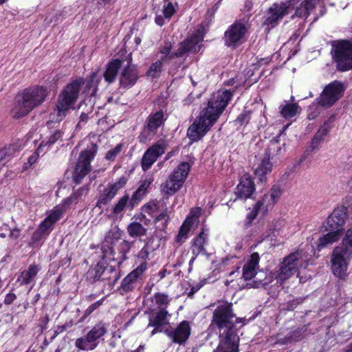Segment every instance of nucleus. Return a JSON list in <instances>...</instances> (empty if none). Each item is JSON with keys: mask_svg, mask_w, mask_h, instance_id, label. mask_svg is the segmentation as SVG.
Returning a JSON list of instances; mask_svg holds the SVG:
<instances>
[{"mask_svg": "<svg viewBox=\"0 0 352 352\" xmlns=\"http://www.w3.org/2000/svg\"><path fill=\"white\" fill-rule=\"evenodd\" d=\"M352 259V227L348 229L340 245L336 246L331 254V270L339 278L346 275L348 265Z\"/></svg>", "mask_w": 352, "mask_h": 352, "instance_id": "3", "label": "nucleus"}, {"mask_svg": "<svg viewBox=\"0 0 352 352\" xmlns=\"http://www.w3.org/2000/svg\"><path fill=\"white\" fill-rule=\"evenodd\" d=\"M122 60L120 59H115L108 63L105 72L102 76L109 84L112 83L117 77L118 70L122 66Z\"/></svg>", "mask_w": 352, "mask_h": 352, "instance_id": "24", "label": "nucleus"}, {"mask_svg": "<svg viewBox=\"0 0 352 352\" xmlns=\"http://www.w3.org/2000/svg\"><path fill=\"white\" fill-rule=\"evenodd\" d=\"M347 208L340 206L336 208L329 216L327 220V225L331 230L342 229L341 227L345 223Z\"/></svg>", "mask_w": 352, "mask_h": 352, "instance_id": "17", "label": "nucleus"}, {"mask_svg": "<svg viewBox=\"0 0 352 352\" xmlns=\"http://www.w3.org/2000/svg\"><path fill=\"white\" fill-rule=\"evenodd\" d=\"M250 120V111H243L241 114L239 116L236 122H237L239 124H243L245 123H248Z\"/></svg>", "mask_w": 352, "mask_h": 352, "instance_id": "59", "label": "nucleus"}, {"mask_svg": "<svg viewBox=\"0 0 352 352\" xmlns=\"http://www.w3.org/2000/svg\"><path fill=\"white\" fill-rule=\"evenodd\" d=\"M299 109L297 104L287 103L281 108L280 114L285 118H290L298 113Z\"/></svg>", "mask_w": 352, "mask_h": 352, "instance_id": "37", "label": "nucleus"}, {"mask_svg": "<svg viewBox=\"0 0 352 352\" xmlns=\"http://www.w3.org/2000/svg\"><path fill=\"white\" fill-rule=\"evenodd\" d=\"M102 299L96 302L95 303L91 305L85 311V316L91 314L96 309L99 307L102 303Z\"/></svg>", "mask_w": 352, "mask_h": 352, "instance_id": "60", "label": "nucleus"}, {"mask_svg": "<svg viewBox=\"0 0 352 352\" xmlns=\"http://www.w3.org/2000/svg\"><path fill=\"white\" fill-rule=\"evenodd\" d=\"M259 260L260 257L257 252L251 254L250 260L243 267V278L244 280H250L256 275Z\"/></svg>", "mask_w": 352, "mask_h": 352, "instance_id": "22", "label": "nucleus"}, {"mask_svg": "<svg viewBox=\"0 0 352 352\" xmlns=\"http://www.w3.org/2000/svg\"><path fill=\"white\" fill-rule=\"evenodd\" d=\"M88 188L87 187H82L78 189L74 193L69 197L72 202H76L78 199L84 194L87 192Z\"/></svg>", "mask_w": 352, "mask_h": 352, "instance_id": "55", "label": "nucleus"}, {"mask_svg": "<svg viewBox=\"0 0 352 352\" xmlns=\"http://www.w3.org/2000/svg\"><path fill=\"white\" fill-rule=\"evenodd\" d=\"M259 213H261V210L257 208V206L254 204L252 209L247 214V223H251Z\"/></svg>", "mask_w": 352, "mask_h": 352, "instance_id": "52", "label": "nucleus"}, {"mask_svg": "<svg viewBox=\"0 0 352 352\" xmlns=\"http://www.w3.org/2000/svg\"><path fill=\"white\" fill-rule=\"evenodd\" d=\"M309 14V13H305L302 3L300 4L299 8H296L295 12V15L299 17L307 16Z\"/></svg>", "mask_w": 352, "mask_h": 352, "instance_id": "63", "label": "nucleus"}, {"mask_svg": "<svg viewBox=\"0 0 352 352\" xmlns=\"http://www.w3.org/2000/svg\"><path fill=\"white\" fill-rule=\"evenodd\" d=\"M101 76H102V75L98 74V72H94L91 74L89 80L87 82V85H86L87 88L91 89L92 87H94L93 93L91 94L92 95L96 90V87L101 78Z\"/></svg>", "mask_w": 352, "mask_h": 352, "instance_id": "45", "label": "nucleus"}, {"mask_svg": "<svg viewBox=\"0 0 352 352\" xmlns=\"http://www.w3.org/2000/svg\"><path fill=\"white\" fill-rule=\"evenodd\" d=\"M106 333L107 329L104 324L99 322L96 324L87 335L92 343H96V341L103 336Z\"/></svg>", "mask_w": 352, "mask_h": 352, "instance_id": "34", "label": "nucleus"}, {"mask_svg": "<svg viewBox=\"0 0 352 352\" xmlns=\"http://www.w3.org/2000/svg\"><path fill=\"white\" fill-rule=\"evenodd\" d=\"M163 121L164 115L162 111L150 115L147 119V124L144 127L142 137L143 138L145 133H146L145 135L146 139L150 135L153 136L155 134L157 129L163 123Z\"/></svg>", "mask_w": 352, "mask_h": 352, "instance_id": "19", "label": "nucleus"}, {"mask_svg": "<svg viewBox=\"0 0 352 352\" xmlns=\"http://www.w3.org/2000/svg\"><path fill=\"white\" fill-rule=\"evenodd\" d=\"M155 300L160 306L167 305L169 302L168 296L160 293H157L155 295Z\"/></svg>", "mask_w": 352, "mask_h": 352, "instance_id": "54", "label": "nucleus"}, {"mask_svg": "<svg viewBox=\"0 0 352 352\" xmlns=\"http://www.w3.org/2000/svg\"><path fill=\"white\" fill-rule=\"evenodd\" d=\"M229 339H222L214 352H237L239 338L236 335L230 334Z\"/></svg>", "mask_w": 352, "mask_h": 352, "instance_id": "27", "label": "nucleus"}, {"mask_svg": "<svg viewBox=\"0 0 352 352\" xmlns=\"http://www.w3.org/2000/svg\"><path fill=\"white\" fill-rule=\"evenodd\" d=\"M167 311L163 309L157 313H153L150 316L148 327H154V329L151 332L152 335L164 330L173 342H176V329L167 327Z\"/></svg>", "mask_w": 352, "mask_h": 352, "instance_id": "10", "label": "nucleus"}, {"mask_svg": "<svg viewBox=\"0 0 352 352\" xmlns=\"http://www.w3.org/2000/svg\"><path fill=\"white\" fill-rule=\"evenodd\" d=\"M208 233L202 230L199 234L194 239L193 251L197 250L198 254L206 253L204 245L206 243Z\"/></svg>", "mask_w": 352, "mask_h": 352, "instance_id": "36", "label": "nucleus"}, {"mask_svg": "<svg viewBox=\"0 0 352 352\" xmlns=\"http://www.w3.org/2000/svg\"><path fill=\"white\" fill-rule=\"evenodd\" d=\"M129 195H124L122 197L113 208V212L115 214L120 213L126 207L127 202L129 201Z\"/></svg>", "mask_w": 352, "mask_h": 352, "instance_id": "48", "label": "nucleus"}, {"mask_svg": "<svg viewBox=\"0 0 352 352\" xmlns=\"http://www.w3.org/2000/svg\"><path fill=\"white\" fill-rule=\"evenodd\" d=\"M162 60H157L153 63L146 72V75L148 76L155 77L157 74L161 72L162 65Z\"/></svg>", "mask_w": 352, "mask_h": 352, "instance_id": "47", "label": "nucleus"}, {"mask_svg": "<svg viewBox=\"0 0 352 352\" xmlns=\"http://www.w3.org/2000/svg\"><path fill=\"white\" fill-rule=\"evenodd\" d=\"M280 188L278 186H273L270 191L267 194H265V196L267 197L270 200L272 201L275 204L280 196Z\"/></svg>", "mask_w": 352, "mask_h": 352, "instance_id": "49", "label": "nucleus"}, {"mask_svg": "<svg viewBox=\"0 0 352 352\" xmlns=\"http://www.w3.org/2000/svg\"><path fill=\"white\" fill-rule=\"evenodd\" d=\"M75 345L80 350L91 351L96 347L97 344L92 343L91 341L89 340L87 335H86V336L78 338L75 342Z\"/></svg>", "mask_w": 352, "mask_h": 352, "instance_id": "38", "label": "nucleus"}, {"mask_svg": "<svg viewBox=\"0 0 352 352\" xmlns=\"http://www.w3.org/2000/svg\"><path fill=\"white\" fill-rule=\"evenodd\" d=\"M175 12V8L171 2H168L166 6H164L163 13L166 19H170Z\"/></svg>", "mask_w": 352, "mask_h": 352, "instance_id": "56", "label": "nucleus"}, {"mask_svg": "<svg viewBox=\"0 0 352 352\" xmlns=\"http://www.w3.org/2000/svg\"><path fill=\"white\" fill-rule=\"evenodd\" d=\"M63 135V132L60 130H56L48 138V140L44 143V142H42L41 144L38 147L36 152H39L42 150L43 147L46 145H52L55 142H56L58 140L62 141V137Z\"/></svg>", "mask_w": 352, "mask_h": 352, "instance_id": "41", "label": "nucleus"}, {"mask_svg": "<svg viewBox=\"0 0 352 352\" xmlns=\"http://www.w3.org/2000/svg\"><path fill=\"white\" fill-rule=\"evenodd\" d=\"M343 232V229L332 230L331 232L321 236L318 243L319 249L338 241Z\"/></svg>", "mask_w": 352, "mask_h": 352, "instance_id": "29", "label": "nucleus"}, {"mask_svg": "<svg viewBox=\"0 0 352 352\" xmlns=\"http://www.w3.org/2000/svg\"><path fill=\"white\" fill-rule=\"evenodd\" d=\"M133 241H129L126 240H124L119 245V251L122 254L123 256L126 255V254L129 251L131 247L133 245Z\"/></svg>", "mask_w": 352, "mask_h": 352, "instance_id": "51", "label": "nucleus"}, {"mask_svg": "<svg viewBox=\"0 0 352 352\" xmlns=\"http://www.w3.org/2000/svg\"><path fill=\"white\" fill-rule=\"evenodd\" d=\"M126 182V179L124 177H122L119 179V181L116 183H115L113 185H111L110 187L117 193V191L121 188L122 186L125 185Z\"/></svg>", "mask_w": 352, "mask_h": 352, "instance_id": "61", "label": "nucleus"}, {"mask_svg": "<svg viewBox=\"0 0 352 352\" xmlns=\"http://www.w3.org/2000/svg\"><path fill=\"white\" fill-rule=\"evenodd\" d=\"M45 234L43 232L40 231V230H37L35 231L32 235V243H36L37 241H40L42 238L43 235Z\"/></svg>", "mask_w": 352, "mask_h": 352, "instance_id": "64", "label": "nucleus"}, {"mask_svg": "<svg viewBox=\"0 0 352 352\" xmlns=\"http://www.w3.org/2000/svg\"><path fill=\"white\" fill-rule=\"evenodd\" d=\"M152 178L146 179L142 181L138 188L134 192L131 199L129 202L131 208H133L135 204H138L143 197L147 193L151 183L153 182Z\"/></svg>", "mask_w": 352, "mask_h": 352, "instance_id": "26", "label": "nucleus"}, {"mask_svg": "<svg viewBox=\"0 0 352 352\" xmlns=\"http://www.w3.org/2000/svg\"><path fill=\"white\" fill-rule=\"evenodd\" d=\"M292 1L274 3L268 10V16L265 23L274 27L283 16L294 9Z\"/></svg>", "mask_w": 352, "mask_h": 352, "instance_id": "12", "label": "nucleus"}, {"mask_svg": "<svg viewBox=\"0 0 352 352\" xmlns=\"http://www.w3.org/2000/svg\"><path fill=\"white\" fill-rule=\"evenodd\" d=\"M121 233L122 231L118 227H115L113 229L111 230L106 236L105 243H110L112 244V242H110V240L114 239L118 241L121 237Z\"/></svg>", "mask_w": 352, "mask_h": 352, "instance_id": "46", "label": "nucleus"}, {"mask_svg": "<svg viewBox=\"0 0 352 352\" xmlns=\"http://www.w3.org/2000/svg\"><path fill=\"white\" fill-rule=\"evenodd\" d=\"M101 274L102 280H108L110 285H114L119 278V272L112 266L102 267Z\"/></svg>", "mask_w": 352, "mask_h": 352, "instance_id": "33", "label": "nucleus"}, {"mask_svg": "<svg viewBox=\"0 0 352 352\" xmlns=\"http://www.w3.org/2000/svg\"><path fill=\"white\" fill-rule=\"evenodd\" d=\"M164 148L160 144H156L148 148L142 159V168L146 170L157 160L159 156L164 153Z\"/></svg>", "mask_w": 352, "mask_h": 352, "instance_id": "16", "label": "nucleus"}, {"mask_svg": "<svg viewBox=\"0 0 352 352\" xmlns=\"http://www.w3.org/2000/svg\"><path fill=\"white\" fill-rule=\"evenodd\" d=\"M102 266L100 264H97L95 266L91 267L87 272V280L91 283L98 280H102Z\"/></svg>", "mask_w": 352, "mask_h": 352, "instance_id": "39", "label": "nucleus"}, {"mask_svg": "<svg viewBox=\"0 0 352 352\" xmlns=\"http://www.w3.org/2000/svg\"><path fill=\"white\" fill-rule=\"evenodd\" d=\"M84 84L82 78L73 80L71 83L67 85L58 96L56 104L55 111L57 112V116L59 120L66 115L69 109L76 102L80 87Z\"/></svg>", "mask_w": 352, "mask_h": 352, "instance_id": "5", "label": "nucleus"}, {"mask_svg": "<svg viewBox=\"0 0 352 352\" xmlns=\"http://www.w3.org/2000/svg\"><path fill=\"white\" fill-rule=\"evenodd\" d=\"M333 58L337 67L340 71L352 69V42L349 41H338L333 45Z\"/></svg>", "mask_w": 352, "mask_h": 352, "instance_id": "8", "label": "nucleus"}, {"mask_svg": "<svg viewBox=\"0 0 352 352\" xmlns=\"http://www.w3.org/2000/svg\"><path fill=\"white\" fill-rule=\"evenodd\" d=\"M126 230L129 235L133 238L144 236L147 232V229L140 222L137 221L129 223Z\"/></svg>", "mask_w": 352, "mask_h": 352, "instance_id": "30", "label": "nucleus"}, {"mask_svg": "<svg viewBox=\"0 0 352 352\" xmlns=\"http://www.w3.org/2000/svg\"><path fill=\"white\" fill-rule=\"evenodd\" d=\"M255 190L254 184L248 175H243L235 189L238 198L246 199L250 197Z\"/></svg>", "mask_w": 352, "mask_h": 352, "instance_id": "18", "label": "nucleus"}, {"mask_svg": "<svg viewBox=\"0 0 352 352\" xmlns=\"http://www.w3.org/2000/svg\"><path fill=\"white\" fill-rule=\"evenodd\" d=\"M139 75L134 65H128L122 69L120 76V84L124 88L132 87L138 80Z\"/></svg>", "mask_w": 352, "mask_h": 352, "instance_id": "20", "label": "nucleus"}, {"mask_svg": "<svg viewBox=\"0 0 352 352\" xmlns=\"http://www.w3.org/2000/svg\"><path fill=\"white\" fill-rule=\"evenodd\" d=\"M17 146L10 145L5 147L0 151V164L5 160L10 158V157L16 152Z\"/></svg>", "mask_w": 352, "mask_h": 352, "instance_id": "44", "label": "nucleus"}, {"mask_svg": "<svg viewBox=\"0 0 352 352\" xmlns=\"http://www.w3.org/2000/svg\"><path fill=\"white\" fill-rule=\"evenodd\" d=\"M343 91L342 84L336 80L325 87L317 102L322 107H331L342 96Z\"/></svg>", "mask_w": 352, "mask_h": 352, "instance_id": "11", "label": "nucleus"}, {"mask_svg": "<svg viewBox=\"0 0 352 352\" xmlns=\"http://www.w3.org/2000/svg\"><path fill=\"white\" fill-rule=\"evenodd\" d=\"M38 270L39 267L38 265H30L27 271H24L21 273V274L19 276L17 281L21 285L29 284L36 275Z\"/></svg>", "mask_w": 352, "mask_h": 352, "instance_id": "31", "label": "nucleus"}, {"mask_svg": "<svg viewBox=\"0 0 352 352\" xmlns=\"http://www.w3.org/2000/svg\"><path fill=\"white\" fill-rule=\"evenodd\" d=\"M203 38V28L200 27L180 44V47L177 51V58L188 52H198L200 50L201 43Z\"/></svg>", "mask_w": 352, "mask_h": 352, "instance_id": "14", "label": "nucleus"}, {"mask_svg": "<svg viewBox=\"0 0 352 352\" xmlns=\"http://www.w3.org/2000/svg\"><path fill=\"white\" fill-rule=\"evenodd\" d=\"M172 47V44L170 42L165 43V45L162 50H161V53L164 55V56L162 58V60H166V56L170 54V50Z\"/></svg>", "mask_w": 352, "mask_h": 352, "instance_id": "62", "label": "nucleus"}, {"mask_svg": "<svg viewBox=\"0 0 352 352\" xmlns=\"http://www.w3.org/2000/svg\"><path fill=\"white\" fill-rule=\"evenodd\" d=\"M160 241L157 238L151 237L147 240L144 246H146V249L153 252L159 248Z\"/></svg>", "mask_w": 352, "mask_h": 352, "instance_id": "50", "label": "nucleus"}, {"mask_svg": "<svg viewBox=\"0 0 352 352\" xmlns=\"http://www.w3.org/2000/svg\"><path fill=\"white\" fill-rule=\"evenodd\" d=\"M96 150V146L92 145L80 153L73 173V179L76 184H80L82 179L91 170L90 162L94 159Z\"/></svg>", "mask_w": 352, "mask_h": 352, "instance_id": "9", "label": "nucleus"}, {"mask_svg": "<svg viewBox=\"0 0 352 352\" xmlns=\"http://www.w3.org/2000/svg\"><path fill=\"white\" fill-rule=\"evenodd\" d=\"M190 334V327L188 321L184 320L177 325V343L185 342Z\"/></svg>", "mask_w": 352, "mask_h": 352, "instance_id": "32", "label": "nucleus"}, {"mask_svg": "<svg viewBox=\"0 0 352 352\" xmlns=\"http://www.w3.org/2000/svg\"><path fill=\"white\" fill-rule=\"evenodd\" d=\"M169 219V216L166 212H163L155 217V222L156 224V228L159 230H164L166 223Z\"/></svg>", "mask_w": 352, "mask_h": 352, "instance_id": "43", "label": "nucleus"}, {"mask_svg": "<svg viewBox=\"0 0 352 352\" xmlns=\"http://www.w3.org/2000/svg\"><path fill=\"white\" fill-rule=\"evenodd\" d=\"M116 192L114 189L113 190L110 186L109 188L105 189L102 194L100 195L99 199L96 204V206L101 208L102 205L107 204L116 195Z\"/></svg>", "mask_w": 352, "mask_h": 352, "instance_id": "40", "label": "nucleus"}, {"mask_svg": "<svg viewBox=\"0 0 352 352\" xmlns=\"http://www.w3.org/2000/svg\"><path fill=\"white\" fill-rule=\"evenodd\" d=\"M257 208L261 210V213L265 214L269 210L272 209L274 203L270 200L266 196H263L262 199L258 201L256 204Z\"/></svg>", "mask_w": 352, "mask_h": 352, "instance_id": "42", "label": "nucleus"}, {"mask_svg": "<svg viewBox=\"0 0 352 352\" xmlns=\"http://www.w3.org/2000/svg\"><path fill=\"white\" fill-rule=\"evenodd\" d=\"M232 305L222 303L213 312V322L220 330V338L229 339L230 334L236 335L234 330V315L231 309Z\"/></svg>", "mask_w": 352, "mask_h": 352, "instance_id": "6", "label": "nucleus"}, {"mask_svg": "<svg viewBox=\"0 0 352 352\" xmlns=\"http://www.w3.org/2000/svg\"><path fill=\"white\" fill-rule=\"evenodd\" d=\"M122 146L117 145L114 148L109 151L106 154V158L109 160H113L116 156L120 152Z\"/></svg>", "mask_w": 352, "mask_h": 352, "instance_id": "57", "label": "nucleus"}, {"mask_svg": "<svg viewBox=\"0 0 352 352\" xmlns=\"http://www.w3.org/2000/svg\"><path fill=\"white\" fill-rule=\"evenodd\" d=\"M143 269L142 267H138L135 270L130 272L122 280L121 284V289L125 292L132 291L138 283L140 275L142 273Z\"/></svg>", "mask_w": 352, "mask_h": 352, "instance_id": "23", "label": "nucleus"}, {"mask_svg": "<svg viewBox=\"0 0 352 352\" xmlns=\"http://www.w3.org/2000/svg\"><path fill=\"white\" fill-rule=\"evenodd\" d=\"M176 170H173L168 179L161 185V194L164 199H168L176 192Z\"/></svg>", "mask_w": 352, "mask_h": 352, "instance_id": "25", "label": "nucleus"}, {"mask_svg": "<svg viewBox=\"0 0 352 352\" xmlns=\"http://www.w3.org/2000/svg\"><path fill=\"white\" fill-rule=\"evenodd\" d=\"M157 207L155 204H146L142 208V211L144 213L148 214V215H153L155 210H157Z\"/></svg>", "mask_w": 352, "mask_h": 352, "instance_id": "58", "label": "nucleus"}, {"mask_svg": "<svg viewBox=\"0 0 352 352\" xmlns=\"http://www.w3.org/2000/svg\"><path fill=\"white\" fill-rule=\"evenodd\" d=\"M191 164L189 162H182L177 167V192L181 191V194L184 195L186 192V188H182V183L186 179Z\"/></svg>", "mask_w": 352, "mask_h": 352, "instance_id": "28", "label": "nucleus"}, {"mask_svg": "<svg viewBox=\"0 0 352 352\" xmlns=\"http://www.w3.org/2000/svg\"><path fill=\"white\" fill-rule=\"evenodd\" d=\"M200 208H197L195 210H191L190 215H189L182 226H181L179 233H177V243L182 240L186 239L188 237V233L190 230L192 226L196 222L197 218L200 214Z\"/></svg>", "mask_w": 352, "mask_h": 352, "instance_id": "21", "label": "nucleus"}, {"mask_svg": "<svg viewBox=\"0 0 352 352\" xmlns=\"http://www.w3.org/2000/svg\"><path fill=\"white\" fill-rule=\"evenodd\" d=\"M47 95V89L38 85L30 87L18 93L12 109L13 118L19 119L27 116L34 108L40 106Z\"/></svg>", "mask_w": 352, "mask_h": 352, "instance_id": "2", "label": "nucleus"}, {"mask_svg": "<svg viewBox=\"0 0 352 352\" xmlns=\"http://www.w3.org/2000/svg\"><path fill=\"white\" fill-rule=\"evenodd\" d=\"M307 261L303 257L302 251H296L286 256L279 267L274 272L270 273V278L276 280L280 285L283 283L298 272L300 267H307Z\"/></svg>", "mask_w": 352, "mask_h": 352, "instance_id": "4", "label": "nucleus"}, {"mask_svg": "<svg viewBox=\"0 0 352 352\" xmlns=\"http://www.w3.org/2000/svg\"><path fill=\"white\" fill-rule=\"evenodd\" d=\"M318 2V0H305L302 3L305 13L309 14L314 9Z\"/></svg>", "mask_w": 352, "mask_h": 352, "instance_id": "53", "label": "nucleus"}, {"mask_svg": "<svg viewBox=\"0 0 352 352\" xmlns=\"http://www.w3.org/2000/svg\"><path fill=\"white\" fill-rule=\"evenodd\" d=\"M247 27L242 21H236L226 31L224 40L228 47H235L238 45L247 32Z\"/></svg>", "mask_w": 352, "mask_h": 352, "instance_id": "13", "label": "nucleus"}, {"mask_svg": "<svg viewBox=\"0 0 352 352\" xmlns=\"http://www.w3.org/2000/svg\"><path fill=\"white\" fill-rule=\"evenodd\" d=\"M60 212L59 211L53 212L41 223L38 230L46 234L47 230L60 219Z\"/></svg>", "mask_w": 352, "mask_h": 352, "instance_id": "35", "label": "nucleus"}, {"mask_svg": "<svg viewBox=\"0 0 352 352\" xmlns=\"http://www.w3.org/2000/svg\"><path fill=\"white\" fill-rule=\"evenodd\" d=\"M334 121V116H331L327 121L318 130L314 137L311 141L309 147L307 149L306 153L316 151L320 144L324 141V138L328 134L331 128V123Z\"/></svg>", "mask_w": 352, "mask_h": 352, "instance_id": "15", "label": "nucleus"}, {"mask_svg": "<svg viewBox=\"0 0 352 352\" xmlns=\"http://www.w3.org/2000/svg\"><path fill=\"white\" fill-rule=\"evenodd\" d=\"M234 90L220 89L214 92L208 101V107L204 109L193 124L189 128V135L194 139L204 136L219 118Z\"/></svg>", "mask_w": 352, "mask_h": 352, "instance_id": "1", "label": "nucleus"}, {"mask_svg": "<svg viewBox=\"0 0 352 352\" xmlns=\"http://www.w3.org/2000/svg\"><path fill=\"white\" fill-rule=\"evenodd\" d=\"M285 152V144L280 146L276 140L270 141L264 158L255 170V175L261 182L266 181V175L272 170V163L270 160H272L273 163L276 162L278 157L283 155Z\"/></svg>", "mask_w": 352, "mask_h": 352, "instance_id": "7", "label": "nucleus"}]
</instances>
